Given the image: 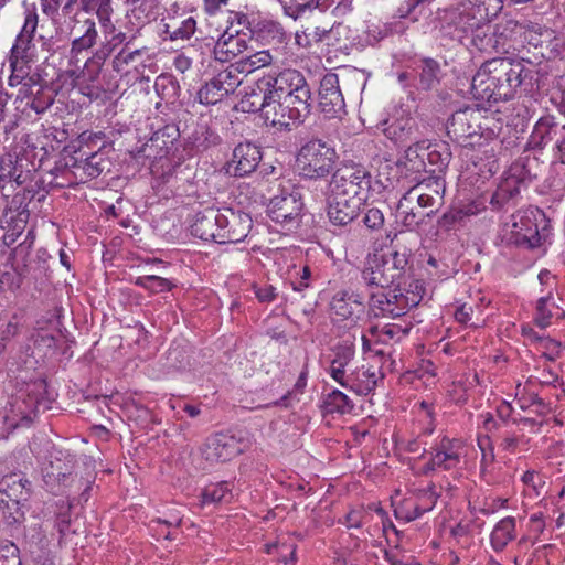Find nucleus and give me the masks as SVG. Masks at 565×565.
<instances>
[{"label":"nucleus","instance_id":"nucleus-8","mask_svg":"<svg viewBox=\"0 0 565 565\" xmlns=\"http://www.w3.org/2000/svg\"><path fill=\"white\" fill-rule=\"evenodd\" d=\"M41 387L36 384L28 385L11 396L3 409V423L8 429L30 426L38 415Z\"/></svg>","mask_w":565,"mask_h":565},{"label":"nucleus","instance_id":"nucleus-19","mask_svg":"<svg viewBox=\"0 0 565 565\" xmlns=\"http://www.w3.org/2000/svg\"><path fill=\"white\" fill-rule=\"evenodd\" d=\"M247 50V35L227 28L213 45V55L222 63L230 62Z\"/></svg>","mask_w":565,"mask_h":565},{"label":"nucleus","instance_id":"nucleus-42","mask_svg":"<svg viewBox=\"0 0 565 565\" xmlns=\"http://www.w3.org/2000/svg\"><path fill=\"white\" fill-rule=\"evenodd\" d=\"M273 55L269 50L257 51L243 57L237 64L238 74L242 72L253 73L262 67L269 66L273 63Z\"/></svg>","mask_w":565,"mask_h":565},{"label":"nucleus","instance_id":"nucleus-48","mask_svg":"<svg viewBox=\"0 0 565 565\" xmlns=\"http://www.w3.org/2000/svg\"><path fill=\"white\" fill-rule=\"evenodd\" d=\"M324 408L328 413H350L353 408L349 397L339 390H333L324 397Z\"/></svg>","mask_w":565,"mask_h":565},{"label":"nucleus","instance_id":"nucleus-17","mask_svg":"<svg viewBox=\"0 0 565 565\" xmlns=\"http://www.w3.org/2000/svg\"><path fill=\"white\" fill-rule=\"evenodd\" d=\"M319 107L327 117H338L344 113V98L340 90L339 76L326 74L319 88Z\"/></svg>","mask_w":565,"mask_h":565},{"label":"nucleus","instance_id":"nucleus-33","mask_svg":"<svg viewBox=\"0 0 565 565\" xmlns=\"http://www.w3.org/2000/svg\"><path fill=\"white\" fill-rule=\"evenodd\" d=\"M196 30V21L192 17L179 19L169 18L162 19V32L171 41L189 40Z\"/></svg>","mask_w":565,"mask_h":565},{"label":"nucleus","instance_id":"nucleus-30","mask_svg":"<svg viewBox=\"0 0 565 565\" xmlns=\"http://www.w3.org/2000/svg\"><path fill=\"white\" fill-rule=\"evenodd\" d=\"M285 106L286 100L284 98L271 94L269 104L265 106V115L263 118L273 127L290 128V126L296 125L297 122H294V114L291 113V109Z\"/></svg>","mask_w":565,"mask_h":565},{"label":"nucleus","instance_id":"nucleus-1","mask_svg":"<svg viewBox=\"0 0 565 565\" xmlns=\"http://www.w3.org/2000/svg\"><path fill=\"white\" fill-rule=\"evenodd\" d=\"M548 236V220L537 207L518 211L501 228L503 242L526 249L543 247Z\"/></svg>","mask_w":565,"mask_h":565},{"label":"nucleus","instance_id":"nucleus-62","mask_svg":"<svg viewBox=\"0 0 565 565\" xmlns=\"http://www.w3.org/2000/svg\"><path fill=\"white\" fill-rule=\"evenodd\" d=\"M11 74L8 78V85L10 87H17L22 85L28 76L29 64L17 63L15 65L9 64Z\"/></svg>","mask_w":565,"mask_h":565},{"label":"nucleus","instance_id":"nucleus-47","mask_svg":"<svg viewBox=\"0 0 565 565\" xmlns=\"http://www.w3.org/2000/svg\"><path fill=\"white\" fill-rule=\"evenodd\" d=\"M523 334L530 340L535 341L542 354L550 361H554L559 355V343L551 338L539 337L531 328H523Z\"/></svg>","mask_w":565,"mask_h":565},{"label":"nucleus","instance_id":"nucleus-36","mask_svg":"<svg viewBox=\"0 0 565 565\" xmlns=\"http://www.w3.org/2000/svg\"><path fill=\"white\" fill-rule=\"evenodd\" d=\"M270 86L262 87V79H259L250 93H247L242 99L241 105L244 111H260L262 116L265 115V106L271 99Z\"/></svg>","mask_w":565,"mask_h":565},{"label":"nucleus","instance_id":"nucleus-53","mask_svg":"<svg viewBox=\"0 0 565 565\" xmlns=\"http://www.w3.org/2000/svg\"><path fill=\"white\" fill-rule=\"evenodd\" d=\"M20 174H17V167L14 157L10 153L0 157V189L4 186V183L14 180L18 184H21Z\"/></svg>","mask_w":565,"mask_h":565},{"label":"nucleus","instance_id":"nucleus-55","mask_svg":"<svg viewBox=\"0 0 565 565\" xmlns=\"http://www.w3.org/2000/svg\"><path fill=\"white\" fill-rule=\"evenodd\" d=\"M135 284L151 292H163L170 290L172 287L168 279L153 275L138 277Z\"/></svg>","mask_w":565,"mask_h":565},{"label":"nucleus","instance_id":"nucleus-22","mask_svg":"<svg viewBox=\"0 0 565 565\" xmlns=\"http://www.w3.org/2000/svg\"><path fill=\"white\" fill-rule=\"evenodd\" d=\"M498 62L507 64V74L493 73L492 79H494L497 87V100H508L512 98L514 90L522 83L521 74L523 66L520 62H512L508 58H497Z\"/></svg>","mask_w":565,"mask_h":565},{"label":"nucleus","instance_id":"nucleus-10","mask_svg":"<svg viewBox=\"0 0 565 565\" xmlns=\"http://www.w3.org/2000/svg\"><path fill=\"white\" fill-rule=\"evenodd\" d=\"M74 459L66 451L53 449L41 466L43 481L49 491L60 493L70 484Z\"/></svg>","mask_w":565,"mask_h":565},{"label":"nucleus","instance_id":"nucleus-21","mask_svg":"<svg viewBox=\"0 0 565 565\" xmlns=\"http://www.w3.org/2000/svg\"><path fill=\"white\" fill-rule=\"evenodd\" d=\"M364 203L356 199L339 196L330 193L328 198V217L335 226H345L350 224L360 213Z\"/></svg>","mask_w":565,"mask_h":565},{"label":"nucleus","instance_id":"nucleus-11","mask_svg":"<svg viewBox=\"0 0 565 565\" xmlns=\"http://www.w3.org/2000/svg\"><path fill=\"white\" fill-rule=\"evenodd\" d=\"M420 298L413 294L411 297L396 289H387L385 291H371L370 306L375 311V315L387 317H399L406 313L412 307L419 302Z\"/></svg>","mask_w":565,"mask_h":565},{"label":"nucleus","instance_id":"nucleus-2","mask_svg":"<svg viewBox=\"0 0 565 565\" xmlns=\"http://www.w3.org/2000/svg\"><path fill=\"white\" fill-rule=\"evenodd\" d=\"M502 0H461L444 11L445 24L455 32L467 34L487 24L502 10Z\"/></svg>","mask_w":565,"mask_h":565},{"label":"nucleus","instance_id":"nucleus-4","mask_svg":"<svg viewBox=\"0 0 565 565\" xmlns=\"http://www.w3.org/2000/svg\"><path fill=\"white\" fill-rule=\"evenodd\" d=\"M338 159L334 147L321 139H311L298 150L295 168L305 179H326L334 170Z\"/></svg>","mask_w":565,"mask_h":565},{"label":"nucleus","instance_id":"nucleus-61","mask_svg":"<svg viewBox=\"0 0 565 565\" xmlns=\"http://www.w3.org/2000/svg\"><path fill=\"white\" fill-rule=\"evenodd\" d=\"M54 103V97L50 94H45L39 90L34 98L29 104V107L34 110L38 115L45 113Z\"/></svg>","mask_w":565,"mask_h":565},{"label":"nucleus","instance_id":"nucleus-27","mask_svg":"<svg viewBox=\"0 0 565 565\" xmlns=\"http://www.w3.org/2000/svg\"><path fill=\"white\" fill-rule=\"evenodd\" d=\"M25 544L35 565H52L50 541L41 525L34 524L28 529Z\"/></svg>","mask_w":565,"mask_h":565},{"label":"nucleus","instance_id":"nucleus-32","mask_svg":"<svg viewBox=\"0 0 565 565\" xmlns=\"http://www.w3.org/2000/svg\"><path fill=\"white\" fill-rule=\"evenodd\" d=\"M377 382V372L370 367H360L349 373L343 387L359 395H367L374 390Z\"/></svg>","mask_w":565,"mask_h":565},{"label":"nucleus","instance_id":"nucleus-38","mask_svg":"<svg viewBox=\"0 0 565 565\" xmlns=\"http://www.w3.org/2000/svg\"><path fill=\"white\" fill-rule=\"evenodd\" d=\"M287 108L294 114V122H302L310 114L311 92L308 89L297 90V94L284 98Z\"/></svg>","mask_w":565,"mask_h":565},{"label":"nucleus","instance_id":"nucleus-57","mask_svg":"<svg viewBox=\"0 0 565 565\" xmlns=\"http://www.w3.org/2000/svg\"><path fill=\"white\" fill-rule=\"evenodd\" d=\"M99 20L104 23V25L109 29L105 31V38L107 40V53L111 52L118 44L122 43L126 40V34L121 31H116L115 26L110 24L109 15Z\"/></svg>","mask_w":565,"mask_h":565},{"label":"nucleus","instance_id":"nucleus-5","mask_svg":"<svg viewBox=\"0 0 565 565\" xmlns=\"http://www.w3.org/2000/svg\"><path fill=\"white\" fill-rule=\"evenodd\" d=\"M302 209L300 192L288 185L282 186L279 194L270 199L267 213L277 232L289 234L300 226Z\"/></svg>","mask_w":565,"mask_h":565},{"label":"nucleus","instance_id":"nucleus-34","mask_svg":"<svg viewBox=\"0 0 565 565\" xmlns=\"http://www.w3.org/2000/svg\"><path fill=\"white\" fill-rule=\"evenodd\" d=\"M425 495L428 497L427 503H416L413 498L403 500L394 509L395 518L404 522H411L430 511L435 507V497L428 492Z\"/></svg>","mask_w":565,"mask_h":565},{"label":"nucleus","instance_id":"nucleus-49","mask_svg":"<svg viewBox=\"0 0 565 565\" xmlns=\"http://www.w3.org/2000/svg\"><path fill=\"white\" fill-rule=\"evenodd\" d=\"M439 65L431 58L422 60L417 66L420 84L424 88H431L438 82Z\"/></svg>","mask_w":565,"mask_h":565},{"label":"nucleus","instance_id":"nucleus-25","mask_svg":"<svg viewBox=\"0 0 565 565\" xmlns=\"http://www.w3.org/2000/svg\"><path fill=\"white\" fill-rule=\"evenodd\" d=\"M221 210H206L196 215L194 223L191 226L193 236L202 241H212L221 244Z\"/></svg>","mask_w":565,"mask_h":565},{"label":"nucleus","instance_id":"nucleus-29","mask_svg":"<svg viewBox=\"0 0 565 565\" xmlns=\"http://www.w3.org/2000/svg\"><path fill=\"white\" fill-rule=\"evenodd\" d=\"M252 35L267 45H280L287 40L286 32L280 23L262 19L255 22L250 29Z\"/></svg>","mask_w":565,"mask_h":565},{"label":"nucleus","instance_id":"nucleus-52","mask_svg":"<svg viewBox=\"0 0 565 565\" xmlns=\"http://www.w3.org/2000/svg\"><path fill=\"white\" fill-rule=\"evenodd\" d=\"M482 440L479 439L478 440V444H479V447L482 451V459H481V476H482V479L488 483V484H497V483H500L502 481H504V477L502 476H499L494 472L495 470V465L493 463V454H490L489 456L486 454V450L483 448V445H482Z\"/></svg>","mask_w":565,"mask_h":565},{"label":"nucleus","instance_id":"nucleus-50","mask_svg":"<svg viewBox=\"0 0 565 565\" xmlns=\"http://www.w3.org/2000/svg\"><path fill=\"white\" fill-rule=\"evenodd\" d=\"M289 281L294 291L302 294L311 286V270L309 266H294L289 271Z\"/></svg>","mask_w":565,"mask_h":565},{"label":"nucleus","instance_id":"nucleus-37","mask_svg":"<svg viewBox=\"0 0 565 565\" xmlns=\"http://www.w3.org/2000/svg\"><path fill=\"white\" fill-rule=\"evenodd\" d=\"M36 49L32 38L17 35L8 57L9 64H30L35 60Z\"/></svg>","mask_w":565,"mask_h":565},{"label":"nucleus","instance_id":"nucleus-24","mask_svg":"<svg viewBox=\"0 0 565 565\" xmlns=\"http://www.w3.org/2000/svg\"><path fill=\"white\" fill-rule=\"evenodd\" d=\"M70 34L73 36L71 52L79 54L92 49L98 39L96 22L89 18H75Z\"/></svg>","mask_w":565,"mask_h":565},{"label":"nucleus","instance_id":"nucleus-3","mask_svg":"<svg viewBox=\"0 0 565 565\" xmlns=\"http://www.w3.org/2000/svg\"><path fill=\"white\" fill-rule=\"evenodd\" d=\"M499 127L493 117L475 107H465L452 114L447 124V135L462 146H473L475 139H493Z\"/></svg>","mask_w":565,"mask_h":565},{"label":"nucleus","instance_id":"nucleus-59","mask_svg":"<svg viewBox=\"0 0 565 565\" xmlns=\"http://www.w3.org/2000/svg\"><path fill=\"white\" fill-rule=\"evenodd\" d=\"M252 290L260 303H270L277 298V290L268 284H254Z\"/></svg>","mask_w":565,"mask_h":565},{"label":"nucleus","instance_id":"nucleus-44","mask_svg":"<svg viewBox=\"0 0 565 565\" xmlns=\"http://www.w3.org/2000/svg\"><path fill=\"white\" fill-rule=\"evenodd\" d=\"M329 36V30L320 26L310 25L301 31H297L295 34V41L296 44L300 47H311L312 45L324 41Z\"/></svg>","mask_w":565,"mask_h":565},{"label":"nucleus","instance_id":"nucleus-16","mask_svg":"<svg viewBox=\"0 0 565 565\" xmlns=\"http://www.w3.org/2000/svg\"><path fill=\"white\" fill-rule=\"evenodd\" d=\"M241 452H243L242 440L226 433L211 436L203 449V456L210 462L230 461Z\"/></svg>","mask_w":565,"mask_h":565},{"label":"nucleus","instance_id":"nucleus-26","mask_svg":"<svg viewBox=\"0 0 565 565\" xmlns=\"http://www.w3.org/2000/svg\"><path fill=\"white\" fill-rule=\"evenodd\" d=\"M385 136L399 146H406L416 139V120L407 113L402 111L383 129Z\"/></svg>","mask_w":565,"mask_h":565},{"label":"nucleus","instance_id":"nucleus-46","mask_svg":"<svg viewBox=\"0 0 565 565\" xmlns=\"http://www.w3.org/2000/svg\"><path fill=\"white\" fill-rule=\"evenodd\" d=\"M232 498V489L227 481L210 484L202 492V502L204 504L228 502Z\"/></svg>","mask_w":565,"mask_h":565},{"label":"nucleus","instance_id":"nucleus-51","mask_svg":"<svg viewBox=\"0 0 565 565\" xmlns=\"http://www.w3.org/2000/svg\"><path fill=\"white\" fill-rule=\"evenodd\" d=\"M381 260L385 267L390 269L391 275L398 284L408 263L406 253L393 252L390 255L382 257Z\"/></svg>","mask_w":565,"mask_h":565},{"label":"nucleus","instance_id":"nucleus-14","mask_svg":"<svg viewBox=\"0 0 565 565\" xmlns=\"http://www.w3.org/2000/svg\"><path fill=\"white\" fill-rule=\"evenodd\" d=\"M260 159L259 147L252 142H242L234 148L232 158L225 163L223 170L230 177L243 178L255 171Z\"/></svg>","mask_w":565,"mask_h":565},{"label":"nucleus","instance_id":"nucleus-39","mask_svg":"<svg viewBox=\"0 0 565 565\" xmlns=\"http://www.w3.org/2000/svg\"><path fill=\"white\" fill-rule=\"evenodd\" d=\"M32 341L34 348L31 355L34 356L36 363L54 353L55 337L51 331L43 329L38 330L32 335Z\"/></svg>","mask_w":565,"mask_h":565},{"label":"nucleus","instance_id":"nucleus-56","mask_svg":"<svg viewBox=\"0 0 565 565\" xmlns=\"http://www.w3.org/2000/svg\"><path fill=\"white\" fill-rule=\"evenodd\" d=\"M23 7H24V22H23L22 29L18 35H24L26 38L33 39L34 33L38 28V21H39V17L36 13V7L34 3H31V4L26 3V1L23 2Z\"/></svg>","mask_w":565,"mask_h":565},{"label":"nucleus","instance_id":"nucleus-45","mask_svg":"<svg viewBox=\"0 0 565 565\" xmlns=\"http://www.w3.org/2000/svg\"><path fill=\"white\" fill-rule=\"evenodd\" d=\"M29 212L26 210L19 211L15 216L6 213L2 223L3 227L7 228L6 239H10L13 243L24 231L28 223Z\"/></svg>","mask_w":565,"mask_h":565},{"label":"nucleus","instance_id":"nucleus-7","mask_svg":"<svg viewBox=\"0 0 565 565\" xmlns=\"http://www.w3.org/2000/svg\"><path fill=\"white\" fill-rule=\"evenodd\" d=\"M0 489V518L8 525H15L24 520L23 502L28 500L30 482L19 475L2 479Z\"/></svg>","mask_w":565,"mask_h":565},{"label":"nucleus","instance_id":"nucleus-12","mask_svg":"<svg viewBox=\"0 0 565 565\" xmlns=\"http://www.w3.org/2000/svg\"><path fill=\"white\" fill-rule=\"evenodd\" d=\"M242 78L238 76L237 70L228 67L200 88L198 97L201 104L214 105L221 102L225 96L234 93L241 85Z\"/></svg>","mask_w":565,"mask_h":565},{"label":"nucleus","instance_id":"nucleus-6","mask_svg":"<svg viewBox=\"0 0 565 565\" xmlns=\"http://www.w3.org/2000/svg\"><path fill=\"white\" fill-rule=\"evenodd\" d=\"M371 191L372 174L366 168L359 164L338 169L330 182V193L350 200L356 199L362 203L366 202Z\"/></svg>","mask_w":565,"mask_h":565},{"label":"nucleus","instance_id":"nucleus-58","mask_svg":"<svg viewBox=\"0 0 565 565\" xmlns=\"http://www.w3.org/2000/svg\"><path fill=\"white\" fill-rule=\"evenodd\" d=\"M0 565H21L19 548L11 542L0 544Z\"/></svg>","mask_w":565,"mask_h":565},{"label":"nucleus","instance_id":"nucleus-64","mask_svg":"<svg viewBox=\"0 0 565 565\" xmlns=\"http://www.w3.org/2000/svg\"><path fill=\"white\" fill-rule=\"evenodd\" d=\"M369 513L363 509L352 510L345 516V524L348 527L359 529L369 522Z\"/></svg>","mask_w":565,"mask_h":565},{"label":"nucleus","instance_id":"nucleus-23","mask_svg":"<svg viewBox=\"0 0 565 565\" xmlns=\"http://www.w3.org/2000/svg\"><path fill=\"white\" fill-rule=\"evenodd\" d=\"M361 278L363 284L369 288V295L371 291H385L397 284L391 275L390 269L386 268L381 258L377 257L367 262L362 270Z\"/></svg>","mask_w":565,"mask_h":565},{"label":"nucleus","instance_id":"nucleus-43","mask_svg":"<svg viewBox=\"0 0 565 565\" xmlns=\"http://www.w3.org/2000/svg\"><path fill=\"white\" fill-rule=\"evenodd\" d=\"M558 307L555 303L554 297H551V292L544 294L540 297L536 305V313L534 321L536 326L542 329L547 328L552 323V317L554 316L553 310H557Z\"/></svg>","mask_w":565,"mask_h":565},{"label":"nucleus","instance_id":"nucleus-9","mask_svg":"<svg viewBox=\"0 0 565 565\" xmlns=\"http://www.w3.org/2000/svg\"><path fill=\"white\" fill-rule=\"evenodd\" d=\"M468 452L469 446L465 440L445 436L431 447L430 459L420 471L428 475L437 469H458L465 463Z\"/></svg>","mask_w":565,"mask_h":565},{"label":"nucleus","instance_id":"nucleus-13","mask_svg":"<svg viewBox=\"0 0 565 565\" xmlns=\"http://www.w3.org/2000/svg\"><path fill=\"white\" fill-rule=\"evenodd\" d=\"M507 64L490 60L483 63L471 79V94L480 102L497 103V87L493 73L507 74Z\"/></svg>","mask_w":565,"mask_h":565},{"label":"nucleus","instance_id":"nucleus-15","mask_svg":"<svg viewBox=\"0 0 565 565\" xmlns=\"http://www.w3.org/2000/svg\"><path fill=\"white\" fill-rule=\"evenodd\" d=\"M221 244L244 241L253 226L252 217L242 211L221 210Z\"/></svg>","mask_w":565,"mask_h":565},{"label":"nucleus","instance_id":"nucleus-40","mask_svg":"<svg viewBox=\"0 0 565 565\" xmlns=\"http://www.w3.org/2000/svg\"><path fill=\"white\" fill-rule=\"evenodd\" d=\"M353 351L350 348H344L339 350L335 353L334 359L331 361V364L328 369L329 375L338 382L342 387L343 383H345L348 375L345 367L349 365L351 360L353 359Z\"/></svg>","mask_w":565,"mask_h":565},{"label":"nucleus","instance_id":"nucleus-63","mask_svg":"<svg viewBox=\"0 0 565 565\" xmlns=\"http://www.w3.org/2000/svg\"><path fill=\"white\" fill-rule=\"evenodd\" d=\"M366 38H365V41L373 45L375 43H377L379 41H381L382 39H384L387 33H388V30L386 28L385 24H382V23H370L367 24L366 26Z\"/></svg>","mask_w":565,"mask_h":565},{"label":"nucleus","instance_id":"nucleus-18","mask_svg":"<svg viewBox=\"0 0 565 565\" xmlns=\"http://www.w3.org/2000/svg\"><path fill=\"white\" fill-rule=\"evenodd\" d=\"M445 184L440 179H428L411 188L404 196L412 203L417 202L418 207L430 209L429 215L443 204Z\"/></svg>","mask_w":565,"mask_h":565},{"label":"nucleus","instance_id":"nucleus-35","mask_svg":"<svg viewBox=\"0 0 565 565\" xmlns=\"http://www.w3.org/2000/svg\"><path fill=\"white\" fill-rule=\"evenodd\" d=\"M515 536V519L507 516L494 525L490 535V543L494 551L501 552Z\"/></svg>","mask_w":565,"mask_h":565},{"label":"nucleus","instance_id":"nucleus-20","mask_svg":"<svg viewBox=\"0 0 565 565\" xmlns=\"http://www.w3.org/2000/svg\"><path fill=\"white\" fill-rule=\"evenodd\" d=\"M264 86H270L274 96L280 98L297 94V90L309 88L303 75L296 70H285L276 77L262 78V87Z\"/></svg>","mask_w":565,"mask_h":565},{"label":"nucleus","instance_id":"nucleus-41","mask_svg":"<svg viewBox=\"0 0 565 565\" xmlns=\"http://www.w3.org/2000/svg\"><path fill=\"white\" fill-rule=\"evenodd\" d=\"M521 180L510 173L508 174L498 185L494 192L491 203L497 205H503L509 200L513 199L520 192Z\"/></svg>","mask_w":565,"mask_h":565},{"label":"nucleus","instance_id":"nucleus-28","mask_svg":"<svg viewBox=\"0 0 565 565\" xmlns=\"http://www.w3.org/2000/svg\"><path fill=\"white\" fill-rule=\"evenodd\" d=\"M407 327L399 323H385L371 326L366 333L362 334L364 348H370L372 343L387 344L391 341L402 340L408 332Z\"/></svg>","mask_w":565,"mask_h":565},{"label":"nucleus","instance_id":"nucleus-60","mask_svg":"<svg viewBox=\"0 0 565 565\" xmlns=\"http://www.w3.org/2000/svg\"><path fill=\"white\" fill-rule=\"evenodd\" d=\"M551 128L547 126V124L545 122H542V121H539L535 127H534V130L531 135V142L534 145V146H539V147H543L545 146L548 141L552 140V136H551Z\"/></svg>","mask_w":565,"mask_h":565},{"label":"nucleus","instance_id":"nucleus-54","mask_svg":"<svg viewBox=\"0 0 565 565\" xmlns=\"http://www.w3.org/2000/svg\"><path fill=\"white\" fill-rule=\"evenodd\" d=\"M397 217L404 226L413 228L419 224L420 217L414 211L413 203L403 195L397 205Z\"/></svg>","mask_w":565,"mask_h":565},{"label":"nucleus","instance_id":"nucleus-31","mask_svg":"<svg viewBox=\"0 0 565 565\" xmlns=\"http://www.w3.org/2000/svg\"><path fill=\"white\" fill-rule=\"evenodd\" d=\"M331 311L340 319H349L356 309L363 308V297L351 290H339L334 294Z\"/></svg>","mask_w":565,"mask_h":565}]
</instances>
